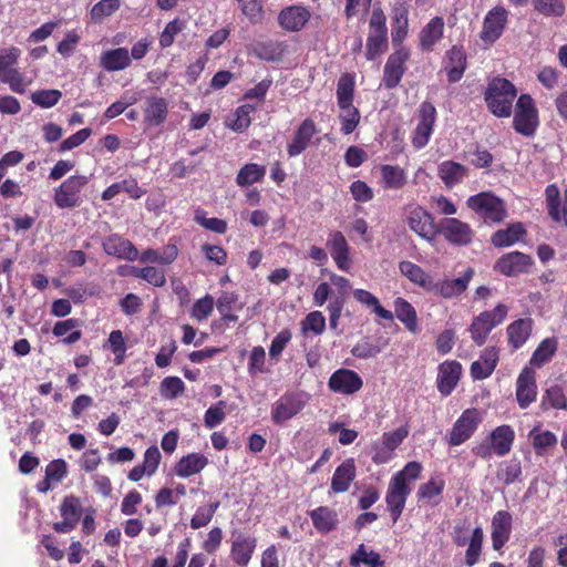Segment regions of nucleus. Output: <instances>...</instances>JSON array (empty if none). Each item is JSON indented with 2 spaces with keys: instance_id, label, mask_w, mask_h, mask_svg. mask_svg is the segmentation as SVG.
Listing matches in <instances>:
<instances>
[{
  "instance_id": "obj_21",
  "label": "nucleus",
  "mask_w": 567,
  "mask_h": 567,
  "mask_svg": "<svg viewBox=\"0 0 567 567\" xmlns=\"http://www.w3.org/2000/svg\"><path fill=\"white\" fill-rule=\"evenodd\" d=\"M513 517L507 511H498L492 518V546L494 550H501L509 540L512 534Z\"/></svg>"
},
{
  "instance_id": "obj_45",
  "label": "nucleus",
  "mask_w": 567,
  "mask_h": 567,
  "mask_svg": "<svg viewBox=\"0 0 567 567\" xmlns=\"http://www.w3.org/2000/svg\"><path fill=\"white\" fill-rule=\"evenodd\" d=\"M525 234L523 225L512 224L506 229H499L492 236V244L496 247H508L519 241Z\"/></svg>"
},
{
  "instance_id": "obj_34",
  "label": "nucleus",
  "mask_w": 567,
  "mask_h": 567,
  "mask_svg": "<svg viewBox=\"0 0 567 567\" xmlns=\"http://www.w3.org/2000/svg\"><path fill=\"white\" fill-rule=\"evenodd\" d=\"M208 464V458L200 453L183 456L175 465L174 472L178 477L187 478L202 472Z\"/></svg>"
},
{
  "instance_id": "obj_49",
  "label": "nucleus",
  "mask_w": 567,
  "mask_h": 567,
  "mask_svg": "<svg viewBox=\"0 0 567 567\" xmlns=\"http://www.w3.org/2000/svg\"><path fill=\"white\" fill-rule=\"evenodd\" d=\"M256 112V106L245 104L237 107L234 120L227 118L226 125L235 132H244L251 123V114Z\"/></svg>"
},
{
  "instance_id": "obj_16",
  "label": "nucleus",
  "mask_w": 567,
  "mask_h": 567,
  "mask_svg": "<svg viewBox=\"0 0 567 567\" xmlns=\"http://www.w3.org/2000/svg\"><path fill=\"white\" fill-rule=\"evenodd\" d=\"M410 56L405 48L395 50L386 60L383 70L382 83L386 89H394L399 85L404 72V64Z\"/></svg>"
},
{
  "instance_id": "obj_23",
  "label": "nucleus",
  "mask_w": 567,
  "mask_h": 567,
  "mask_svg": "<svg viewBox=\"0 0 567 567\" xmlns=\"http://www.w3.org/2000/svg\"><path fill=\"white\" fill-rule=\"evenodd\" d=\"M537 385L535 372L530 368H524L516 382V399L520 409H526L536 400Z\"/></svg>"
},
{
  "instance_id": "obj_32",
  "label": "nucleus",
  "mask_w": 567,
  "mask_h": 567,
  "mask_svg": "<svg viewBox=\"0 0 567 567\" xmlns=\"http://www.w3.org/2000/svg\"><path fill=\"white\" fill-rule=\"evenodd\" d=\"M515 432L509 425H499L488 435V441L497 456H504L512 450Z\"/></svg>"
},
{
  "instance_id": "obj_9",
  "label": "nucleus",
  "mask_w": 567,
  "mask_h": 567,
  "mask_svg": "<svg viewBox=\"0 0 567 567\" xmlns=\"http://www.w3.org/2000/svg\"><path fill=\"white\" fill-rule=\"evenodd\" d=\"M89 183L84 175H73L54 189V204L61 208H74L81 204V192Z\"/></svg>"
},
{
  "instance_id": "obj_53",
  "label": "nucleus",
  "mask_w": 567,
  "mask_h": 567,
  "mask_svg": "<svg viewBox=\"0 0 567 567\" xmlns=\"http://www.w3.org/2000/svg\"><path fill=\"white\" fill-rule=\"evenodd\" d=\"M341 112L339 115L341 122V131L344 135L351 134L359 124L360 113L352 104L339 106Z\"/></svg>"
},
{
  "instance_id": "obj_27",
  "label": "nucleus",
  "mask_w": 567,
  "mask_h": 567,
  "mask_svg": "<svg viewBox=\"0 0 567 567\" xmlns=\"http://www.w3.org/2000/svg\"><path fill=\"white\" fill-rule=\"evenodd\" d=\"M168 102L161 96L151 95L145 101L144 122L150 126L163 124L167 117Z\"/></svg>"
},
{
  "instance_id": "obj_60",
  "label": "nucleus",
  "mask_w": 567,
  "mask_h": 567,
  "mask_svg": "<svg viewBox=\"0 0 567 567\" xmlns=\"http://www.w3.org/2000/svg\"><path fill=\"white\" fill-rule=\"evenodd\" d=\"M326 329V318L321 311H312L306 316L301 321V330L303 333L308 331L313 332L316 336L323 333Z\"/></svg>"
},
{
  "instance_id": "obj_46",
  "label": "nucleus",
  "mask_w": 567,
  "mask_h": 567,
  "mask_svg": "<svg viewBox=\"0 0 567 567\" xmlns=\"http://www.w3.org/2000/svg\"><path fill=\"white\" fill-rule=\"evenodd\" d=\"M79 327V321L76 319H66L63 321H58L53 327V334L55 337H63L62 342L65 344H73L78 342L82 333L76 328Z\"/></svg>"
},
{
  "instance_id": "obj_48",
  "label": "nucleus",
  "mask_w": 567,
  "mask_h": 567,
  "mask_svg": "<svg viewBox=\"0 0 567 567\" xmlns=\"http://www.w3.org/2000/svg\"><path fill=\"white\" fill-rule=\"evenodd\" d=\"M484 542V533L481 527L474 528L468 542V547L465 551V565L473 567L480 561L482 547Z\"/></svg>"
},
{
  "instance_id": "obj_51",
  "label": "nucleus",
  "mask_w": 567,
  "mask_h": 567,
  "mask_svg": "<svg viewBox=\"0 0 567 567\" xmlns=\"http://www.w3.org/2000/svg\"><path fill=\"white\" fill-rule=\"evenodd\" d=\"M354 91V81L352 75L342 74L337 85V100L339 106L352 104Z\"/></svg>"
},
{
  "instance_id": "obj_64",
  "label": "nucleus",
  "mask_w": 567,
  "mask_h": 567,
  "mask_svg": "<svg viewBox=\"0 0 567 567\" xmlns=\"http://www.w3.org/2000/svg\"><path fill=\"white\" fill-rule=\"evenodd\" d=\"M62 93L59 90H41L33 92L31 100L34 104L49 109L54 106L61 99Z\"/></svg>"
},
{
  "instance_id": "obj_4",
  "label": "nucleus",
  "mask_w": 567,
  "mask_h": 567,
  "mask_svg": "<svg viewBox=\"0 0 567 567\" xmlns=\"http://www.w3.org/2000/svg\"><path fill=\"white\" fill-rule=\"evenodd\" d=\"M309 401V395L302 391L285 392L271 406V420L275 424H284L299 414Z\"/></svg>"
},
{
  "instance_id": "obj_58",
  "label": "nucleus",
  "mask_w": 567,
  "mask_h": 567,
  "mask_svg": "<svg viewBox=\"0 0 567 567\" xmlns=\"http://www.w3.org/2000/svg\"><path fill=\"white\" fill-rule=\"evenodd\" d=\"M219 506L218 502L212 503L207 506H200L196 509L195 514L190 519V527L193 529H199L210 523L215 512Z\"/></svg>"
},
{
  "instance_id": "obj_57",
  "label": "nucleus",
  "mask_w": 567,
  "mask_h": 567,
  "mask_svg": "<svg viewBox=\"0 0 567 567\" xmlns=\"http://www.w3.org/2000/svg\"><path fill=\"white\" fill-rule=\"evenodd\" d=\"M110 350L114 353V363L120 365L124 362L126 343L121 330H113L107 339Z\"/></svg>"
},
{
  "instance_id": "obj_44",
  "label": "nucleus",
  "mask_w": 567,
  "mask_h": 567,
  "mask_svg": "<svg viewBox=\"0 0 567 567\" xmlns=\"http://www.w3.org/2000/svg\"><path fill=\"white\" fill-rule=\"evenodd\" d=\"M533 447L537 455H546L549 449L556 446L558 440L557 436L550 431H540L538 427H534L529 434Z\"/></svg>"
},
{
  "instance_id": "obj_35",
  "label": "nucleus",
  "mask_w": 567,
  "mask_h": 567,
  "mask_svg": "<svg viewBox=\"0 0 567 567\" xmlns=\"http://www.w3.org/2000/svg\"><path fill=\"white\" fill-rule=\"evenodd\" d=\"M444 31V19L442 17L432 18L420 32V44L425 51H431L433 47L442 39Z\"/></svg>"
},
{
  "instance_id": "obj_62",
  "label": "nucleus",
  "mask_w": 567,
  "mask_h": 567,
  "mask_svg": "<svg viewBox=\"0 0 567 567\" xmlns=\"http://www.w3.org/2000/svg\"><path fill=\"white\" fill-rule=\"evenodd\" d=\"M445 483L440 477H432L427 483L422 484L417 489L420 499H432L440 496L444 489Z\"/></svg>"
},
{
  "instance_id": "obj_15",
  "label": "nucleus",
  "mask_w": 567,
  "mask_h": 567,
  "mask_svg": "<svg viewBox=\"0 0 567 567\" xmlns=\"http://www.w3.org/2000/svg\"><path fill=\"white\" fill-rule=\"evenodd\" d=\"M473 276L474 270L472 268H468L464 271V274L461 277L455 279H433L429 292L445 299L458 297L467 289Z\"/></svg>"
},
{
  "instance_id": "obj_41",
  "label": "nucleus",
  "mask_w": 567,
  "mask_h": 567,
  "mask_svg": "<svg viewBox=\"0 0 567 567\" xmlns=\"http://www.w3.org/2000/svg\"><path fill=\"white\" fill-rule=\"evenodd\" d=\"M466 167L453 161H445L439 165V176L447 187L461 183L466 175Z\"/></svg>"
},
{
  "instance_id": "obj_52",
  "label": "nucleus",
  "mask_w": 567,
  "mask_h": 567,
  "mask_svg": "<svg viewBox=\"0 0 567 567\" xmlns=\"http://www.w3.org/2000/svg\"><path fill=\"white\" fill-rule=\"evenodd\" d=\"M20 53V49L16 47L0 51V81L13 72L19 71L13 68V65L17 64Z\"/></svg>"
},
{
  "instance_id": "obj_20",
  "label": "nucleus",
  "mask_w": 567,
  "mask_h": 567,
  "mask_svg": "<svg viewBox=\"0 0 567 567\" xmlns=\"http://www.w3.org/2000/svg\"><path fill=\"white\" fill-rule=\"evenodd\" d=\"M327 248L338 269L348 271L351 267L350 247L344 235L339 230L330 231L327 239Z\"/></svg>"
},
{
  "instance_id": "obj_6",
  "label": "nucleus",
  "mask_w": 567,
  "mask_h": 567,
  "mask_svg": "<svg viewBox=\"0 0 567 567\" xmlns=\"http://www.w3.org/2000/svg\"><path fill=\"white\" fill-rule=\"evenodd\" d=\"M468 208L480 215L485 221L499 223L506 216L504 203L492 193H480L466 202Z\"/></svg>"
},
{
  "instance_id": "obj_42",
  "label": "nucleus",
  "mask_w": 567,
  "mask_h": 567,
  "mask_svg": "<svg viewBox=\"0 0 567 567\" xmlns=\"http://www.w3.org/2000/svg\"><path fill=\"white\" fill-rule=\"evenodd\" d=\"M399 269L401 274L410 281L422 287L427 292L430 291L433 278L427 275L420 266L405 260L400 262Z\"/></svg>"
},
{
  "instance_id": "obj_43",
  "label": "nucleus",
  "mask_w": 567,
  "mask_h": 567,
  "mask_svg": "<svg viewBox=\"0 0 567 567\" xmlns=\"http://www.w3.org/2000/svg\"><path fill=\"white\" fill-rule=\"evenodd\" d=\"M313 526L321 533H329L337 526V513L329 507L320 506L310 512Z\"/></svg>"
},
{
  "instance_id": "obj_10",
  "label": "nucleus",
  "mask_w": 567,
  "mask_h": 567,
  "mask_svg": "<svg viewBox=\"0 0 567 567\" xmlns=\"http://www.w3.org/2000/svg\"><path fill=\"white\" fill-rule=\"evenodd\" d=\"M408 435L409 430L405 426H401L392 432L383 433L382 437L372 445V461L375 464H384L391 461L394 456V451Z\"/></svg>"
},
{
  "instance_id": "obj_61",
  "label": "nucleus",
  "mask_w": 567,
  "mask_h": 567,
  "mask_svg": "<svg viewBox=\"0 0 567 567\" xmlns=\"http://www.w3.org/2000/svg\"><path fill=\"white\" fill-rule=\"evenodd\" d=\"M536 11L548 17H561L565 12L563 0H533Z\"/></svg>"
},
{
  "instance_id": "obj_54",
  "label": "nucleus",
  "mask_w": 567,
  "mask_h": 567,
  "mask_svg": "<svg viewBox=\"0 0 567 567\" xmlns=\"http://www.w3.org/2000/svg\"><path fill=\"white\" fill-rule=\"evenodd\" d=\"M542 406L544 409H567V399L563 389L559 385H551L548 388L543 396Z\"/></svg>"
},
{
  "instance_id": "obj_2",
  "label": "nucleus",
  "mask_w": 567,
  "mask_h": 567,
  "mask_svg": "<svg viewBox=\"0 0 567 567\" xmlns=\"http://www.w3.org/2000/svg\"><path fill=\"white\" fill-rule=\"evenodd\" d=\"M517 91L512 82L503 78L493 79L484 94L488 110L497 117H509Z\"/></svg>"
},
{
  "instance_id": "obj_30",
  "label": "nucleus",
  "mask_w": 567,
  "mask_h": 567,
  "mask_svg": "<svg viewBox=\"0 0 567 567\" xmlns=\"http://www.w3.org/2000/svg\"><path fill=\"white\" fill-rule=\"evenodd\" d=\"M498 362V350L494 347L486 348L478 360L471 365V374L475 380L488 378L495 370Z\"/></svg>"
},
{
  "instance_id": "obj_36",
  "label": "nucleus",
  "mask_w": 567,
  "mask_h": 567,
  "mask_svg": "<svg viewBox=\"0 0 567 567\" xmlns=\"http://www.w3.org/2000/svg\"><path fill=\"white\" fill-rule=\"evenodd\" d=\"M380 174V183L384 189H401L405 186L408 182L406 172L399 165H381Z\"/></svg>"
},
{
  "instance_id": "obj_11",
  "label": "nucleus",
  "mask_w": 567,
  "mask_h": 567,
  "mask_svg": "<svg viewBox=\"0 0 567 567\" xmlns=\"http://www.w3.org/2000/svg\"><path fill=\"white\" fill-rule=\"evenodd\" d=\"M436 110L430 102H423L419 111V122L414 130L412 144L416 150L425 147L433 133Z\"/></svg>"
},
{
  "instance_id": "obj_40",
  "label": "nucleus",
  "mask_w": 567,
  "mask_h": 567,
  "mask_svg": "<svg viewBox=\"0 0 567 567\" xmlns=\"http://www.w3.org/2000/svg\"><path fill=\"white\" fill-rule=\"evenodd\" d=\"M522 463L517 457L503 461L497 465L496 478L504 485H511L522 480Z\"/></svg>"
},
{
  "instance_id": "obj_25",
  "label": "nucleus",
  "mask_w": 567,
  "mask_h": 567,
  "mask_svg": "<svg viewBox=\"0 0 567 567\" xmlns=\"http://www.w3.org/2000/svg\"><path fill=\"white\" fill-rule=\"evenodd\" d=\"M462 367L457 361H445L439 367L437 390L442 395H450L455 389Z\"/></svg>"
},
{
  "instance_id": "obj_14",
  "label": "nucleus",
  "mask_w": 567,
  "mask_h": 567,
  "mask_svg": "<svg viewBox=\"0 0 567 567\" xmlns=\"http://www.w3.org/2000/svg\"><path fill=\"white\" fill-rule=\"evenodd\" d=\"M508 12L503 7H494L489 10L483 21L480 34L481 40L486 44H493L501 38L507 22Z\"/></svg>"
},
{
  "instance_id": "obj_50",
  "label": "nucleus",
  "mask_w": 567,
  "mask_h": 567,
  "mask_svg": "<svg viewBox=\"0 0 567 567\" xmlns=\"http://www.w3.org/2000/svg\"><path fill=\"white\" fill-rule=\"evenodd\" d=\"M557 350V341L554 338L543 340L534 351L530 364L542 367L548 362Z\"/></svg>"
},
{
  "instance_id": "obj_29",
  "label": "nucleus",
  "mask_w": 567,
  "mask_h": 567,
  "mask_svg": "<svg viewBox=\"0 0 567 567\" xmlns=\"http://www.w3.org/2000/svg\"><path fill=\"white\" fill-rule=\"evenodd\" d=\"M357 475L353 458L344 460L334 471L331 478V489L334 493H344L349 489Z\"/></svg>"
},
{
  "instance_id": "obj_18",
  "label": "nucleus",
  "mask_w": 567,
  "mask_h": 567,
  "mask_svg": "<svg viewBox=\"0 0 567 567\" xmlns=\"http://www.w3.org/2000/svg\"><path fill=\"white\" fill-rule=\"evenodd\" d=\"M61 522L53 524V529L58 533H70L78 525L82 516L81 502L75 496H66L60 505Z\"/></svg>"
},
{
  "instance_id": "obj_22",
  "label": "nucleus",
  "mask_w": 567,
  "mask_h": 567,
  "mask_svg": "<svg viewBox=\"0 0 567 567\" xmlns=\"http://www.w3.org/2000/svg\"><path fill=\"white\" fill-rule=\"evenodd\" d=\"M103 250L106 255L133 261L138 257V250L127 239L117 234H112L104 238L102 243Z\"/></svg>"
},
{
  "instance_id": "obj_37",
  "label": "nucleus",
  "mask_w": 567,
  "mask_h": 567,
  "mask_svg": "<svg viewBox=\"0 0 567 567\" xmlns=\"http://www.w3.org/2000/svg\"><path fill=\"white\" fill-rule=\"evenodd\" d=\"M100 63L106 71H121L131 64V55L126 48L113 49L101 54Z\"/></svg>"
},
{
  "instance_id": "obj_7",
  "label": "nucleus",
  "mask_w": 567,
  "mask_h": 567,
  "mask_svg": "<svg viewBox=\"0 0 567 567\" xmlns=\"http://www.w3.org/2000/svg\"><path fill=\"white\" fill-rule=\"evenodd\" d=\"M482 421V413L477 409L464 410L447 434V443L451 446H458L465 443L476 432Z\"/></svg>"
},
{
  "instance_id": "obj_55",
  "label": "nucleus",
  "mask_w": 567,
  "mask_h": 567,
  "mask_svg": "<svg viewBox=\"0 0 567 567\" xmlns=\"http://www.w3.org/2000/svg\"><path fill=\"white\" fill-rule=\"evenodd\" d=\"M185 391V383L178 377H166L159 385V393L166 400L178 398Z\"/></svg>"
},
{
  "instance_id": "obj_39",
  "label": "nucleus",
  "mask_w": 567,
  "mask_h": 567,
  "mask_svg": "<svg viewBox=\"0 0 567 567\" xmlns=\"http://www.w3.org/2000/svg\"><path fill=\"white\" fill-rule=\"evenodd\" d=\"M533 329V320L518 319L507 327L508 342L514 349L520 348L529 338Z\"/></svg>"
},
{
  "instance_id": "obj_8",
  "label": "nucleus",
  "mask_w": 567,
  "mask_h": 567,
  "mask_svg": "<svg viewBox=\"0 0 567 567\" xmlns=\"http://www.w3.org/2000/svg\"><path fill=\"white\" fill-rule=\"evenodd\" d=\"M513 124L515 131L524 136H533L535 134L539 124L538 111L530 95L523 94L518 97Z\"/></svg>"
},
{
  "instance_id": "obj_5",
  "label": "nucleus",
  "mask_w": 567,
  "mask_h": 567,
  "mask_svg": "<svg viewBox=\"0 0 567 567\" xmlns=\"http://www.w3.org/2000/svg\"><path fill=\"white\" fill-rule=\"evenodd\" d=\"M508 312V308L499 303L491 311H483L476 318H474L470 326V332L472 340L477 346H483L489 334V332L499 323L504 321Z\"/></svg>"
},
{
  "instance_id": "obj_26",
  "label": "nucleus",
  "mask_w": 567,
  "mask_h": 567,
  "mask_svg": "<svg viewBox=\"0 0 567 567\" xmlns=\"http://www.w3.org/2000/svg\"><path fill=\"white\" fill-rule=\"evenodd\" d=\"M317 133L312 120L306 118L298 127L292 141L287 146V153L290 157L300 155L309 145L311 138Z\"/></svg>"
},
{
  "instance_id": "obj_33",
  "label": "nucleus",
  "mask_w": 567,
  "mask_h": 567,
  "mask_svg": "<svg viewBox=\"0 0 567 567\" xmlns=\"http://www.w3.org/2000/svg\"><path fill=\"white\" fill-rule=\"evenodd\" d=\"M257 540L255 537L239 534L233 542L230 556L239 566H247L251 559L256 548Z\"/></svg>"
},
{
  "instance_id": "obj_59",
  "label": "nucleus",
  "mask_w": 567,
  "mask_h": 567,
  "mask_svg": "<svg viewBox=\"0 0 567 567\" xmlns=\"http://www.w3.org/2000/svg\"><path fill=\"white\" fill-rule=\"evenodd\" d=\"M195 221L204 228L216 234H225L227 230V223L216 217H207L205 210H195Z\"/></svg>"
},
{
  "instance_id": "obj_3",
  "label": "nucleus",
  "mask_w": 567,
  "mask_h": 567,
  "mask_svg": "<svg viewBox=\"0 0 567 567\" xmlns=\"http://www.w3.org/2000/svg\"><path fill=\"white\" fill-rule=\"evenodd\" d=\"M388 48V28L384 12L373 9L369 21L365 58L370 61L382 54Z\"/></svg>"
},
{
  "instance_id": "obj_1",
  "label": "nucleus",
  "mask_w": 567,
  "mask_h": 567,
  "mask_svg": "<svg viewBox=\"0 0 567 567\" xmlns=\"http://www.w3.org/2000/svg\"><path fill=\"white\" fill-rule=\"evenodd\" d=\"M421 472V463L412 461L391 477L385 494V503L393 524L401 517L406 499L412 492L411 485L420 477Z\"/></svg>"
},
{
  "instance_id": "obj_19",
  "label": "nucleus",
  "mask_w": 567,
  "mask_h": 567,
  "mask_svg": "<svg viewBox=\"0 0 567 567\" xmlns=\"http://www.w3.org/2000/svg\"><path fill=\"white\" fill-rule=\"evenodd\" d=\"M532 265L530 256L520 251H511L496 261L495 269L502 275L512 277L527 272Z\"/></svg>"
},
{
  "instance_id": "obj_63",
  "label": "nucleus",
  "mask_w": 567,
  "mask_h": 567,
  "mask_svg": "<svg viewBox=\"0 0 567 567\" xmlns=\"http://www.w3.org/2000/svg\"><path fill=\"white\" fill-rule=\"evenodd\" d=\"M226 406L225 401H219L215 405L209 406L204 415L205 426L208 429H214L221 424L226 417L224 409Z\"/></svg>"
},
{
  "instance_id": "obj_24",
  "label": "nucleus",
  "mask_w": 567,
  "mask_h": 567,
  "mask_svg": "<svg viewBox=\"0 0 567 567\" xmlns=\"http://www.w3.org/2000/svg\"><path fill=\"white\" fill-rule=\"evenodd\" d=\"M391 37L394 45L401 44L408 35L409 8L404 1L398 0L392 7Z\"/></svg>"
},
{
  "instance_id": "obj_31",
  "label": "nucleus",
  "mask_w": 567,
  "mask_h": 567,
  "mask_svg": "<svg viewBox=\"0 0 567 567\" xmlns=\"http://www.w3.org/2000/svg\"><path fill=\"white\" fill-rule=\"evenodd\" d=\"M444 69L450 82H457L462 79L466 69V55L462 48L453 47L446 52Z\"/></svg>"
},
{
  "instance_id": "obj_47",
  "label": "nucleus",
  "mask_w": 567,
  "mask_h": 567,
  "mask_svg": "<svg viewBox=\"0 0 567 567\" xmlns=\"http://www.w3.org/2000/svg\"><path fill=\"white\" fill-rule=\"evenodd\" d=\"M265 174V166L255 163H249L240 168L236 176V183L240 187L249 186L262 181Z\"/></svg>"
},
{
  "instance_id": "obj_28",
  "label": "nucleus",
  "mask_w": 567,
  "mask_h": 567,
  "mask_svg": "<svg viewBox=\"0 0 567 567\" xmlns=\"http://www.w3.org/2000/svg\"><path fill=\"white\" fill-rule=\"evenodd\" d=\"M311 14L309 10L301 6H292L284 9L279 13L280 25L288 31H299L309 21Z\"/></svg>"
},
{
  "instance_id": "obj_56",
  "label": "nucleus",
  "mask_w": 567,
  "mask_h": 567,
  "mask_svg": "<svg viewBox=\"0 0 567 567\" xmlns=\"http://www.w3.org/2000/svg\"><path fill=\"white\" fill-rule=\"evenodd\" d=\"M120 0H101L95 3L90 12L91 20L94 22H101L103 19L112 16L120 9Z\"/></svg>"
},
{
  "instance_id": "obj_13",
  "label": "nucleus",
  "mask_w": 567,
  "mask_h": 567,
  "mask_svg": "<svg viewBox=\"0 0 567 567\" xmlns=\"http://www.w3.org/2000/svg\"><path fill=\"white\" fill-rule=\"evenodd\" d=\"M437 234L443 235L449 243L457 246L470 244L474 235L468 224L454 217L443 218L437 225Z\"/></svg>"
},
{
  "instance_id": "obj_17",
  "label": "nucleus",
  "mask_w": 567,
  "mask_h": 567,
  "mask_svg": "<svg viewBox=\"0 0 567 567\" xmlns=\"http://www.w3.org/2000/svg\"><path fill=\"white\" fill-rule=\"evenodd\" d=\"M363 385L361 377L353 370L339 369L329 378L328 386L334 393L351 395Z\"/></svg>"
},
{
  "instance_id": "obj_38",
  "label": "nucleus",
  "mask_w": 567,
  "mask_h": 567,
  "mask_svg": "<svg viewBox=\"0 0 567 567\" xmlns=\"http://www.w3.org/2000/svg\"><path fill=\"white\" fill-rule=\"evenodd\" d=\"M394 315L412 333L419 332L417 315L414 307L404 298L398 297L394 302Z\"/></svg>"
},
{
  "instance_id": "obj_12",
  "label": "nucleus",
  "mask_w": 567,
  "mask_h": 567,
  "mask_svg": "<svg viewBox=\"0 0 567 567\" xmlns=\"http://www.w3.org/2000/svg\"><path fill=\"white\" fill-rule=\"evenodd\" d=\"M406 223L411 230L430 243L437 235V226L434 224L433 216L421 206H414L409 210Z\"/></svg>"
}]
</instances>
